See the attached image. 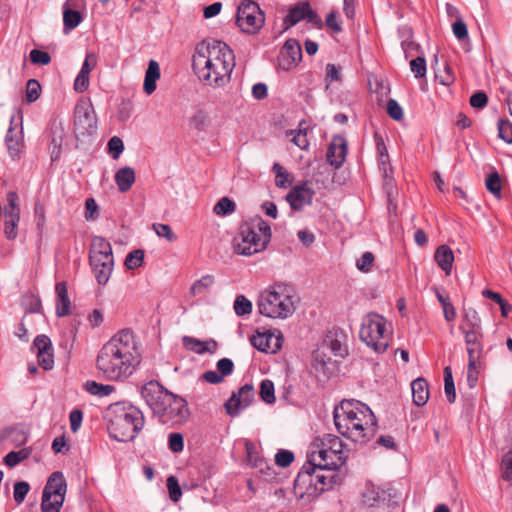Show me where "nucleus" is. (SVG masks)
Here are the masks:
<instances>
[{"mask_svg": "<svg viewBox=\"0 0 512 512\" xmlns=\"http://www.w3.org/2000/svg\"><path fill=\"white\" fill-rule=\"evenodd\" d=\"M141 360L133 331L123 329L101 347L96 357V368L105 379L122 381L133 374Z\"/></svg>", "mask_w": 512, "mask_h": 512, "instance_id": "nucleus-1", "label": "nucleus"}, {"mask_svg": "<svg viewBox=\"0 0 512 512\" xmlns=\"http://www.w3.org/2000/svg\"><path fill=\"white\" fill-rule=\"evenodd\" d=\"M192 67L205 85L223 87L230 81L235 56L232 49L222 41H203L196 46Z\"/></svg>", "mask_w": 512, "mask_h": 512, "instance_id": "nucleus-2", "label": "nucleus"}, {"mask_svg": "<svg viewBox=\"0 0 512 512\" xmlns=\"http://www.w3.org/2000/svg\"><path fill=\"white\" fill-rule=\"evenodd\" d=\"M337 431L353 442L364 444L377 431V420L371 409L356 400H343L334 409Z\"/></svg>", "mask_w": 512, "mask_h": 512, "instance_id": "nucleus-3", "label": "nucleus"}, {"mask_svg": "<svg viewBox=\"0 0 512 512\" xmlns=\"http://www.w3.org/2000/svg\"><path fill=\"white\" fill-rule=\"evenodd\" d=\"M108 431L117 441H132L144 426V416L136 406L119 402L107 410Z\"/></svg>", "mask_w": 512, "mask_h": 512, "instance_id": "nucleus-4", "label": "nucleus"}, {"mask_svg": "<svg viewBox=\"0 0 512 512\" xmlns=\"http://www.w3.org/2000/svg\"><path fill=\"white\" fill-rule=\"evenodd\" d=\"M295 290L286 283H274L259 295V313L269 318L286 319L295 311Z\"/></svg>", "mask_w": 512, "mask_h": 512, "instance_id": "nucleus-5", "label": "nucleus"}, {"mask_svg": "<svg viewBox=\"0 0 512 512\" xmlns=\"http://www.w3.org/2000/svg\"><path fill=\"white\" fill-rule=\"evenodd\" d=\"M270 239V225L257 216L240 225L238 235L234 238V251L250 256L264 250Z\"/></svg>", "mask_w": 512, "mask_h": 512, "instance_id": "nucleus-6", "label": "nucleus"}, {"mask_svg": "<svg viewBox=\"0 0 512 512\" xmlns=\"http://www.w3.org/2000/svg\"><path fill=\"white\" fill-rule=\"evenodd\" d=\"M89 264L100 285H105L113 271L114 258L111 244L100 236H95L90 244Z\"/></svg>", "mask_w": 512, "mask_h": 512, "instance_id": "nucleus-7", "label": "nucleus"}, {"mask_svg": "<svg viewBox=\"0 0 512 512\" xmlns=\"http://www.w3.org/2000/svg\"><path fill=\"white\" fill-rule=\"evenodd\" d=\"M360 339L376 352L383 353L389 344V333L385 319L378 314L368 315L359 331Z\"/></svg>", "mask_w": 512, "mask_h": 512, "instance_id": "nucleus-8", "label": "nucleus"}, {"mask_svg": "<svg viewBox=\"0 0 512 512\" xmlns=\"http://www.w3.org/2000/svg\"><path fill=\"white\" fill-rule=\"evenodd\" d=\"M342 441L335 435L328 434L322 440V448L312 451L308 460L318 466L319 470H333L337 468L342 459Z\"/></svg>", "mask_w": 512, "mask_h": 512, "instance_id": "nucleus-9", "label": "nucleus"}, {"mask_svg": "<svg viewBox=\"0 0 512 512\" xmlns=\"http://www.w3.org/2000/svg\"><path fill=\"white\" fill-rule=\"evenodd\" d=\"M265 17L259 5L252 0H242L237 10L236 24L245 33L254 34L264 25Z\"/></svg>", "mask_w": 512, "mask_h": 512, "instance_id": "nucleus-10", "label": "nucleus"}, {"mask_svg": "<svg viewBox=\"0 0 512 512\" xmlns=\"http://www.w3.org/2000/svg\"><path fill=\"white\" fill-rule=\"evenodd\" d=\"M97 117L89 99L81 98L74 109L73 130L79 136L91 135L96 132Z\"/></svg>", "mask_w": 512, "mask_h": 512, "instance_id": "nucleus-11", "label": "nucleus"}, {"mask_svg": "<svg viewBox=\"0 0 512 512\" xmlns=\"http://www.w3.org/2000/svg\"><path fill=\"white\" fill-rule=\"evenodd\" d=\"M318 466L308 462L301 468L294 481V491L300 498H316L323 493V487H318L315 483L314 473L317 472Z\"/></svg>", "mask_w": 512, "mask_h": 512, "instance_id": "nucleus-12", "label": "nucleus"}, {"mask_svg": "<svg viewBox=\"0 0 512 512\" xmlns=\"http://www.w3.org/2000/svg\"><path fill=\"white\" fill-rule=\"evenodd\" d=\"M170 394L158 381H150L141 389V395L155 415L163 411L166 397Z\"/></svg>", "mask_w": 512, "mask_h": 512, "instance_id": "nucleus-13", "label": "nucleus"}, {"mask_svg": "<svg viewBox=\"0 0 512 512\" xmlns=\"http://www.w3.org/2000/svg\"><path fill=\"white\" fill-rule=\"evenodd\" d=\"M18 195L14 191L7 194L8 205L4 209V233L9 240L17 237V226L20 220V209L17 205Z\"/></svg>", "mask_w": 512, "mask_h": 512, "instance_id": "nucleus-14", "label": "nucleus"}, {"mask_svg": "<svg viewBox=\"0 0 512 512\" xmlns=\"http://www.w3.org/2000/svg\"><path fill=\"white\" fill-rule=\"evenodd\" d=\"M166 402L163 406V411L160 412L158 417L163 423H167L172 420H182L188 414V408L186 401L170 392L169 396L165 398Z\"/></svg>", "mask_w": 512, "mask_h": 512, "instance_id": "nucleus-15", "label": "nucleus"}, {"mask_svg": "<svg viewBox=\"0 0 512 512\" xmlns=\"http://www.w3.org/2000/svg\"><path fill=\"white\" fill-rule=\"evenodd\" d=\"M302 59L301 46L295 39H288L278 56V67L284 71H289L295 67Z\"/></svg>", "mask_w": 512, "mask_h": 512, "instance_id": "nucleus-16", "label": "nucleus"}, {"mask_svg": "<svg viewBox=\"0 0 512 512\" xmlns=\"http://www.w3.org/2000/svg\"><path fill=\"white\" fill-rule=\"evenodd\" d=\"M254 388L251 384L243 385L237 393H233L230 399L225 403L227 414L234 417L239 410L248 407L254 399Z\"/></svg>", "mask_w": 512, "mask_h": 512, "instance_id": "nucleus-17", "label": "nucleus"}, {"mask_svg": "<svg viewBox=\"0 0 512 512\" xmlns=\"http://www.w3.org/2000/svg\"><path fill=\"white\" fill-rule=\"evenodd\" d=\"M314 192L309 187V182L304 181L295 185L287 194L286 200L293 210H301L305 204H310Z\"/></svg>", "mask_w": 512, "mask_h": 512, "instance_id": "nucleus-18", "label": "nucleus"}, {"mask_svg": "<svg viewBox=\"0 0 512 512\" xmlns=\"http://www.w3.org/2000/svg\"><path fill=\"white\" fill-rule=\"evenodd\" d=\"M37 349V359L39 365L44 370L52 369L54 365V355L51 340L46 335H38L33 342Z\"/></svg>", "mask_w": 512, "mask_h": 512, "instance_id": "nucleus-19", "label": "nucleus"}, {"mask_svg": "<svg viewBox=\"0 0 512 512\" xmlns=\"http://www.w3.org/2000/svg\"><path fill=\"white\" fill-rule=\"evenodd\" d=\"M346 154V141L343 137L337 136L332 139L328 146L326 160L331 166L339 168L345 161Z\"/></svg>", "mask_w": 512, "mask_h": 512, "instance_id": "nucleus-20", "label": "nucleus"}, {"mask_svg": "<svg viewBox=\"0 0 512 512\" xmlns=\"http://www.w3.org/2000/svg\"><path fill=\"white\" fill-rule=\"evenodd\" d=\"M317 17L316 13L311 9L309 3L301 2L291 8L284 18L286 28L292 27L303 19L312 22Z\"/></svg>", "mask_w": 512, "mask_h": 512, "instance_id": "nucleus-21", "label": "nucleus"}, {"mask_svg": "<svg viewBox=\"0 0 512 512\" xmlns=\"http://www.w3.org/2000/svg\"><path fill=\"white\" fill-rule=\"evenodd\" d=\"M84 0H67L63 11L64 30L70 31L82 22V15L75 8H79Z\"/></svg>", "mask_w": 512, "mask_h": 512, "instance_id": "nucleus-22", "label": "nucleus"}, {"mask_svg": "<svg viewBox=\"0 0 512 512\" xmlns=\"http://www.w3.org/2000/svg\"><path fill=\"white\" fill-rule=\"evenodd\" d=\"M97 65V56L94 53L86 55L82 68L74 82V89L77 92H84L89 86V74Z\"/></svg>", "mask_w": 512, "mask_h": 512, "instance_id": "nucleus-23", "label": "nucleus"}, {"mask_svg": "<svg viewBox=\"0 0 512 512\" xmlns=\"http://www.w3.org/2000/svg\"><path fill=\"white\" fill-rule=\"evenodd\" d=\"M66 481L60 471L53 472L43 489V494H48L50 497L62 499L65 498Z\"/></svg>", "mask_w": 512, "mask_h": 512, "instance_id": "nucleus-24", "label": "nucleus"}, {"mask_svg": "<svg viewBox=\"0 0 512 512\" xmlns=\"http://www.w3.org/2000/svg\"><path fill=\"white\" fill-rule=\"evenodd\" d=\"M56 314L58 317H65L71 313V301L68 296L67 284L65 281L58 282L55 286Z\"/></svg>", "mask_w": 512, "mask_h": 512, "instance_id": "nucleus-25", "label": "nucleus"}, {"mask_svg": "<svg viewBox=\"0 0 512 512\" xmlns=\"http://www.w3.org/2000/svg\"><path fill=\"white\" fill-rule=\"evenodd\" d=\"M278 341L272 334L267 333L257 332L251 337L252 346L261 352H276L280 347Z\"/></svg>", "mask_w": 512, "mask_h": 512, "instance_id": "nucleus-26", "label": "nucleus"}, {"mask_svg": "<svg viewBox=\"0 0 512 512\" xmlns=\"http://www.w3.org/2000/svg\"><path fill=\"white\" fill-rule=\"evenodd\" d=\"M434 259L445 274L447 276L450 275L454 262V253L452 249L447 245L439 246L435 251Z\"/></svg>", "mask_w": 512, "mask_h": 512, "instance_id": "nucleus-27", "label": "nucleus"}, {"mask_svg": "<svg viewBox=\"0 0 512 512\" xmlns=\"http://www.w3.org/2000/svg\"><path fill=\"white\" fill-rule=\"evenodd\" d=\"M65 136V131L61 123H54L51 126V142H50V150H51V161H57L61 154L63 139Z\"/></svg>", "mask_w": 512, "mask_h": 512, "instance_id": "nucleus-28", "label": "nucleus"}, {"mask_svg": "<svg viewBox=\"0 0 512 512\" xmlns=\"http://www.w3.org/2000/svg\"><path fill=\"white\" fill-rule=\"evenodd\" d=\"M459 329L461 332L482 330L481 318L475 309L469 308L463 311Z\"/></svg>", "mask_w": 512, "mask_h": 512, "instance_id": "nucleus-29", "label": "nucleus"}, {"mask_svg": "<svg viewBox=\"0 0 512 512\" xmlns=\"http://www.w3.org/2000/svg\"><path fill=\"white\" fill-rule=\"evenodd\" d=\"M413 402L417 406H423L429 398L428 382L424 378H417L411 383Z\"/></svg>", "mask_w": 512, "mask_h": 512, "instance_id": "nucleus-30", "label": "nucleus"}, {"mask_svg": "<svg viewBox=\"0 0 512 512\" xmlns=\"http://www.w3.org/2000/svg\"><path fill=\"white\" fill-rule=\"evenodd\" d=\"M160 78V67L155 60H150L145 73L143 89L147 95L156 90V82Z\"/></svg>", "mask_w": 512, "mask_h": 512, "instance_id": "nucleus-31", "label": "nucleus"}, {"mask_svg": "<svg viewBox=\"0 0 512 512\" xmlns=\"http://www.w3.org/2000/svg\"><path fill=\"white\" fill-rule=\"evenodd\" d=\"M115 182L120 192L129 191L135 182V172L133 168H120L115 174Z\"/></svg>", "mask_w": 512, "mask_h": 512, "instance_id": "nucleus-32", "label": "nucleus"}, {"mask_svg": "<svg viewBox=\"0 0 512 512\" xmlns=\"http://www.w3.org/2000/svg\"><path fill=\"white\" fill-rule=\"evenodd\" d=\"M272 171L275 173V185L277 187L287 188L292 184L294 180L293 175L285 170L281 164L274 163Z\"/></svg>", "mask_w": 512, "mask_h": 512, "instance_id": "nucleus-33", "label": "nucleus"}, {"mask_svg": "<svg viewBox=\"0 0 512 512\" xmlns=\"http://www.w3.org/2000/svg\"><path fill=\"white\" fill-rule=\"evenodd\" d=\"M214 282V276L207 274L192 284L190 294L192 296L204 294L210 289Z\"/></svg>", "mask_w": 512, "mask_h": 512, "instance_id": "nucleus-34", "label": "nucleus"}, {"mask_svg": "<svg viewBox=\"0 0 512 512\" xmlns=\"http://www.w3.org/2000/svg\"><path fill=\"white\" fill-rule=\"evenodd\" d=\"M483 368L482 361L468 360L467 366V383L470 388L477 385L480 370Z\"/></svg>", "mask_w": 512, "mask_h": 512, "instance_id": "nucleus-35", "label": "nucleus"}, {"mask_svg": "<svg viewBox=\"0 0 512 512\" xmlns=\"http://www.w3.org/2000/svg\"><path fill=\"white\" fill-rule=\"evenodd\" d=\"M363 503L369 507L376 506L383 499V491L373 485L367 486L363 493Z\"/></svg>", "mask_w": 512, "mask_h": 512, "instance_id": "nucleus-36", "label": "nucleus"}, {"mask_svg": "<svg viewBox=\"0 0 512 512\" xmlns=\"http://www.w3.org/2000/svg\"><path fill=\"white\" fill-rule=\"evenodd\" d=\"M444 391L447 396L448 402L453 403L456 399L455 385L450 366L444 368Z\"/></svg>", "mask_w": 512, "mask_h": 512, "instance_id": "nucleus-37", "label": "nucleus"}, {"mask_svg": "<svg viewBox=\"0 0 512 512\" xmlns=\"http://www.w3.org/2000/svg\"><path fill=\"white\" fill-rule=\"evenodd\" d=\"M31 454V451L27 448L19 451H11L4 457V463L9 467H14L20 462L27 459Z\"/></svg>", "mask_w": 512, "mask_h": 512, "instance_id": "nucleus-38", "label": "nucleus"}, {"mask_svg": "<svg viewBox=\"0 0 512 512\" xmlns=\"http://www.w3.org/2000/svg\"><path fill=\"white\" fill-rule=\"evenodd\" d=\"M63 502L64 498L58 499L42 494L41 510L42 512H59Z\"/></svg>", "mask_w": 512, "mask_h": 512, "instance_id": "nucleus-39", "label": "nucleus"}, {"mask_svg": "<svg viewBox=\"0 0 512 512\" xmlns=\"http://www.w3.org/2000/svg\"><path fill=\"white\" fill-rule=\"evenodd\" d=\"M16 135L14 129L10 128L6 135V144L9 150L10 155L13 158H16L19 156L20 148L22 145L21 138L14 137Z\"/></svg>", "mask_w": 512, "mask_h": 512, "instance_id": "nucleus-40", "label": "nucleus"}, {"mask_svg": "<svg viewBox=\"0 0 512 512\" xmlns=\"http://www.w3.org/2000/svg\"><path fill=\"white\" fill-rule=\"evenodd\" d=\"M144 261V251L141 249L133 250L125 259L124 265L128 270L139 268Z\"/></svg>", "mask_w": 512, "mask_h": 512, "instance_id": "nucleus-41", "label": "nucleus"}, {"mask_svg": "<svg viewBox=\"0 0 512 512\" xmlns=\"http://www.w3.org/2000/svg\"><path fill=\"white\" fill-rule=\"evenodd\" d=\"M114 387L112 385H104V384H100V383H97L95 381H88L86 383V390L93 394V395H97V396H108L109 394H111L113 391H114Z\"/></svg>", "mask_w": 512, "mask_h": 512, "instance_id": "nucleus-42", "label": "nucleus"}, {"mask_svg": "<svg viewBox=\"0 0 512 512\" xmlns=\"http://www.w3.org/2000/svg\"><path fill=\"white\" fill-rule=\"evenodd\" d=\"M260 397L267 404L275 402L276 398L274 395V384L271 380L265 379L260 384Z\"/></svg>", "mask_w": 512, "mask_h": 512, "instance_id": "nucleus-43", "label": "nucleus"}, {"mask_svg": "<svg viewBox=\"0 0 512 512\" xmlns=\"http://www.w3.org/2000/svg\"><path fill=\"white\" fill-rule=\"evenodd\" d=\"M235 203L228 197L221 198L214 206V212L217 215L225 216L235 211Z\"/></svg>", "mask_w": 512, "mask_h": 512, "instance_id": "nucleus-44", "label": "nucleus"}, {"mask_svg": "<svg viewBox=\"0 0 512 512\" xmlns=\"http://www.w3.org/2000/svg\"><path fill=\"white\" fill-rule=\"evenodd\" d=\"M436 79L444 86H450L455 81V75L452 67L445 63L443 70H438L435 74Z\"/></svg>", "mask_w": 512, "mask_h": 512, "instance_id": "nucleus-45", "label": "nucleus"}, {"mask_svg": "<svg viewBox=\"0 0 512 512\" xmlns=\"http://www.w3.org/2000/svg\"><path fill=\"white\" fill-rule=\"evenodd\" d=\"M379 168L383 173L384 188H392L394 186L393 169L389 163V158L379 161Z\"/></svg>", "mask_w": 512, "mask_h": 512, "instance_id": "nucleus-46", "label": "nucleus"}, {"mask_svg": "<svg viewBox=\"0 0 512 512\" xmlns=\"http://www.w3.org/2000/svg\"><path fill=\"white\" fill-rule=\"evenodd\" d=\"M487 190L493 195L500 196L502 184L498 172H493L488 175L485 182Z\"/></svg>", "mask_w": 512, "mask_h": 512, "instance_id": "nucleus-47", "label": "nucleus"}, {"mask_svg": "<svg viewBox=\"0 0 512 512\" xmlns=\"http://www.w3.org/2000/svg\"><path fill=\"white\" fill-rule=\"evenodd\" d=\"M234 310L238 316L250 314L252 311V303L245 296L239 295L235 299Z\"/></svg>", "mask_w": 512, "mask_h": 512, "instance_id": "nucleus-48", "label": "nucleus"}, {"mask_svg": "<svg viewBox=\"0 0 512 512\" xmlns=\"http://www.w3.org/2000/svg\"><path fill=\"white\" fill-rule=\"evenodd\" d=\"M41 94L40 83L35 79L28 80L26 84V99L29 103L36 101Z\"/></svg>", "mask_w": 512, "mask_h": 512, "instance_id": "nucleus-49", "label": "nucleus"}, {"mask_svg": "<svg viewBox=\"0 0 512 512\" xmlns=\"http://www.w3.org/2000/svg\"><path fill=\"white\" fill-rule=\"evenodd\" d=\"M166 485L170 499L175 503L178 502L182 496V491L177 478L175 476L168 477Z\"/></svg>", "mask_w": 512, "mask_h": 512, "instance_id": "nucleus-50", "label": "nucleus"}, {"mask_svg": "<svg viewBox=\"0 0 512 512\" xmlns=\"http://www.w3.org/2000/svg\"><path fill=\"white\" fill-rule=\"evenodd\" d=\"M183 345L186 349L198 354H202L207 350L204 342L189 336L183 337Z\"/></svg>", "mask_w": 512, "mask_h": 512, "instance_id": "nucleus-51", "label": "nucleus"}, {"mask_svg": "<svg viewBox=\"0 0 512 512\" xmlns=\"http://www.w3.org/2000/svg\"><path fill=\"white\" fill-rule=\"evenodd\" d=\"M375 261V257L371 252H365L361 258H359L356 262V267L358 270L364 273H368L371 271L373 264Z\"/></svg>", "mask_w": 512, "mask_h": 512, "instance_id": "nucleus-52", "label": "nucleus"}, {"mask_svg": "<svg viewBox=\"0 0 512 512\" xmlns=\"http://www.w3.org/2000/svg\"><path fill=\"white\" fill-rule=\"evenodd\" d=\"M499 137L506 143H512V123L507 119H501L498 123Z\"/></svg>", "mask_w": 512, "mask_h": 512, "instance_id": "nucleus-53", "label": "nucleus"}, {"mask_svg": "<svg viewBox=\"0 0 512 512\" xmlns=\"http://www.w3.org/2000/svg\"><path fill=\"white\" fill-rule=\"evenodd\" d=\"M29 490H30V486L27 482H24V481L16 482L14 484V492H13V497H14L15 502L17 504H21L24 501Z\"/></svg>", "mask_w": 512, "mask_h": 512, "instance_id": "nucleus-54", "label": "nucleus"}, {"mask_svg": "<svg viewBox=\"0 0 512 512\" xmlns=\"http://www.w3.org/2000/svg\"><path fill=\"white\" fill-rule=\"evenodd\" d=\"M153 230L159 237H164L169 242H174L177 239V236L173 233L171 227L167 224L155 223L153 224Z\"/></svg>", "mask_w": 512, "mask_h": 512, "instance_id": "nucleus-55", "label": "nucleus"}, {"mask_svg": "<svg viewBox=\"0 0 512 512\" xmlns=\"http://www.w3.org/2000/svg\"><path fill=\"white\" fill-rule=\"evenodd\" d=\"M325 470L317 469V472L314 473L315 483L318 487H323V492L332 487V478L333 475L331 473H324Z\"/></svg>", "mask_w": 512, "mask_h": 512, "instance_id": "nucleus-56", "label": "nucleus"}, {"mask_svg": "<svg viewBox=\"0 0 512 512\" xmlns=\"http://www.w3.org/2000/svg\"><path fill=\"white\" fill-rule=\"evenodd\" d=\"M288 134L293 135L291 141L300 149L305 150L309 146V141L307 138L306 131L299 129L297 132L294 130H290Z\"/></svg>", "mask_w": 512, "mask_h": 512, "instance_id": "nucleus-57", "label": "nucleus"}, {"mask_svg": "<svg viewBox=\"0 0 512 512\" xmlns=\"http://www.w3.org/2000/svg\"><path fill=\"white\" fill-rule=\"evenodd\" d=\"M29 57L30 61L36 65H47L51 61L49 53L39 49H33L30 52Z\"/></svg>", "mask_w": 512, "mask_h": 512, "instance_id": "nucleus-58", "label": "nucleus"}, {"mask_svg": "<svg viewBox=\"0 0 512 512\" xmlns=\"http://www.w3.org/2000/svg\"><path fill=\"white\" fill-rule=\"evenodd\" d=\"M410 69L416 78H422L426 75V61L423 57H416L410 61Z\"/></svg>", "mask_w": 512, "mask_h": 512, "instance_id": "nucleus-59", "label": "nucleus"}, {"mask_svg": "<svg viewBox=\"0 0 512 512\" xmlns=\"http://www.w3.org/2000/svg\"><path fill=\"white\" fill-rule=\"evenodd\" d=\"M124 150L123 141L117 137H112L108 142V152L111 154L113 159H117Z\"/></svg>", "mask_w": 512, "mask_h": 512, "instance_id": "nucleus-60", "label": "nucleus"}, {"mask_svg": "<svg viewBox=\"0 0 512 512\" xmlns=\"http://www.w3.org/2000/svg\"><path fill=\"white\" fill-rule=\"evenodd\" d=\"M294 461V454L289 450H279L275 455V462L280 467H288Z\"/></svg>", "mask_w": 512, "mask_h": 512, "instance_id": "nucleus-61", "label": "nucleus"}, {"mask_svg": "<svg viewBox=\"0 0 512 512\" xmlns=\"http://www.w3.org/2000/svg\"><path fill=\"white\" fill-rule=\"evenodd\" d=\"M387 114L393 120L400 121L403 118V110L398 102L394 99H390L387 102Z\"/></svg>", "mask_w": 512, "mask_h": 512, "instance_id": "nucleus-62", "label": "nucleus"}, {"mask_svg": "<svg viewBox=\"0 0 512 512\" xmlns=\"http://www.w3.org/2000/svg\"><path fill=\"white\" fill-rule=\"evenodd\" d=\"M327 341L329 342L330 349L335 356L344 357L347 354L346 346L343 345L341 340H339L338 338H331L330 336H328Z\"/></svg>", "mask_w": 512, "mask_h": 512, "instance_id": "nucleus-63", "label": "nucleus"}, {"mask_svg": "<svg viewBox=\"0 0 512 512\" xmlns=\"http://www.w3.org/2000/svg\"><path fill=\"white\" fill-rule=\"evenodd\" d=\"M452 30H453L455 37L458 40H464L468 37L467 25L465 24V22L462 19H457L452 24Z\"/></svg>", "mask_w": 512, "mask_h": 512, "instance_id": "nucleus-64", "label": "nucleus"}]
</instances>
